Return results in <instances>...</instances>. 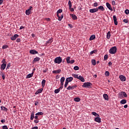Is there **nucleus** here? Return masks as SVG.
Returning <instances> with one entry per match:
<instances>
[{
	"mask_svg": "<svg viewBox=\"0 0 129 129\" xmlns=\"http://www.w3.org/2000/svg\"><path fill=\"white\" fill-rule=\"evenodd\" d=\"M116 46H114L111 48L109 51L110 54H115L116 53Z\"/></svg>",
	"mask_w": 129,
	"mask_h": 129,
	"instance_id": "f257e3e1",
	"label": "nucleus"
},
{
	"mask_svg": "<svg viewBox=\"0 0 129 129\" xmlns=\"http://www.w3.org/2000/svg\"><path fill=\"white\" fill-rule=\"evenodd\" d=\"M62 62V58L61 57H57L54 59V62L56 64H60Z\"/></svg>",
	"mask_w": 129,
	"mask_h": 129,
	"instance_id": "f03ea898",
	"label": "nucleus"
},
{
	"mask_svg": "<svg viewBox=\"0 0 129 129\" xmlns=\"http://www.w3.org/2000/svg\"><path fill=\"white\" fill-rule=\"evenodd\" d=\"M32 9H33V7L32 6H30L29 9L26 11V15H27V16L31 15V13L32 12L31 11L33 10Z\"/></svg>",
	"mask_w": 129,
	"mask_h": 129,
	"instance_id": "7ed1b4c3",
	"label": "nucleus"
},
{
	"mask_svg": "<svg viewBox=\"0 0 129 129\" xmlns=\"http://www.w3.org/2000/svg\"><path fill=\"white\" fill-rule=\"evenodd\" d=\"M91 85H92V84H91L90 82L84 83L83 87L88 88V87H89V86H91Z\"/></svg>",
	"mask_w": 129,
	"mask_h": 129,
	"instance_id": "20e7f679",
	"label": "nucleus"
},
{
	"mask_svg": "<svg viewBox=\"0 0 129 129\" xmlns=\"http://www.w3.org/2000/svg\"><path fill=\"white\" fill-rule=\"evenodd\" d=\"M77 87V85H74L73 86H69L67 89L68 90H73V89H75V88H76Z\"/></svg>",
	"mask_w": 129,
	"mask_h": 129,
	"instance_id": "39448f33",
	"label": "nucleus"
},
{
	"mask_svg": "<svg viewBox=\"0 0 129 129\" xmlns=\"http://www.w3.org/2000/svg\"><path fill=\"white\" fill-rule=\"evenodd\" d=\"M89 11H90V13H91V14H94V13H96L98 12V9L94 8L92 9H90Z\"/></svg>",
	"mask_w": 129,
	"mask_h": 129,
	"instance_id": "423d86ee",
	"label": "nucleus"
},
{
	"mask_svg": "<svg viewBox=\"0 0 129 129\" xmlns=\"http://www.w3.org/2000/svg\"><path fill=\"white\" fill-rule=\"evenodd\" d=\"M113 18L115 26H117V19L116 18V16H115V15H114L113 16Z\"/></svg>",
	"mask_w": 129,
	"mask_h": 129,
	"instance_id": "0eeeda50",
	"label": "nucleus"
},
{
	"mask_svg": "<svg viewBox=\"0 0 129 129\" xmlns=\"http://www.w3.org/2000/svg\"><path fill=\"white\" fill-rule=\"evenodd\" d=\"M95 121H96V122H98L99 123L101 122V118L99 117H97L95 118Z\"/></svg>",
	"mask_w": 129,
	"mask_h": 129,
	"instance_id": "6e6552de",
	"label": "nucleus"
},
{
	"mask_svg": "<svg viewBox=\"0 0 129 129\" xmlns=\"http://www.w3.org/2000/svg\"><path fill=\"white\" fill-rule=\"evenodd\" d=\"M17 38H19V35L15 34L13 36L11 37V40L15 41Z\"/></svg>",
	"mask_w": 129,
	"mask_h": 129,
	"instance_id": "1a4fd4ad",
	"label": "nucleus"
},
{
	"mask_svg": "<svg viewBox=\"0 0 129 129\" xmlns=\"http://www.w3.org/2000/svg\"><path fill=\"white\" fill-rule=\"evenodd\" d=\"M30 53L32 54L33 55H35V54H38V51L34 49H31L30 50Z\"/></svg>",
	"mask_w": 129,
	"mask_h": 129,
	"instance_id": "9d476101",
	"label": "nucleus"
},
{
	"mask_svg": "<svg viewBox=\"0 0 129 129\" xmlns=\"http://www.w3.org/2000/svg\"><path fill=\"white\" fill-rule=\"evenodd\" d=\"M106 5L107 8H108V9H109L110 11H112V8L111 7V5H110V4L108 3H106Z\"/></svg>",
	"mask_w": 129,
	"mask_h": 129,
	"instance_id": "9b49d317",
	"label": "nucleus"
},
{
	"mask_svg": "<svg viewBox=\"0 0 129 129\" xmlns=\"http://www.w3.org/2000/svg\"><path fill=\"white\" fill-rule=\"evenodd\" d=\"M119 78L121 80V81H125V80H126V78H125V77L122 76V75H121V76H119Z\"/></svg>",
	"mask_w": 129,
	"mask_h": 129,
	"instance_id": "f8f14e48",
	"label": "nucleus"
},
{
	"mask_svg": "<svg viewBox=\"0 0 129 129\" xmlns=\"http://www.w3.org/2000/svg\"><path fill=\"white\" fill-rule=\"evenodd\" d=\"M43 91V88L39 89L37 90V91L35 92V94L37 95V94H39V93H42Z\"/></svg>",
	"mask_w": 129,
	"mask_h": 129,
	"instance_id": "ddd939ff",
	"label": "nucleus"
},
{
	"mask_svg": "<svg viewBox=\"0 0 129 129\" xmlns=\"http://www.w3.org/2000/svg\"><path fill=\"white\" fill-rule=\"evenodd\" d=\"M6 67H7V64L3 63L1 67V70H5V69H6Z\"/></svg>",
	"mask_w": 129,
	"mask_h": 129,
	"instance_id": "4468645a",
	"label": "nucleus"
},
{
	"mask_svg": "<svg viewBox=\"0 0 129 129\" xmlns=\"http://www.w3.org/2000/svg\"><path fill=\"white\" fill-rule=\"evenodd\" d=\"M66 80H67L68 82H71L73 80V78L71 77L67 78Z\"/></svg>",
	"mask_w": 129,
	"mask_h": 129,
	"instance_id": "2eb2a0df",
	"label": "nucleus"
},
{
	"mask_svg": "<svg viewBox=\"0 0 129 129\" xmlns=\"http://www.w3.org/2000/svg\"><path fill=\"white\" fill-rule=\"evenodd\" d=\"M78 79H79V80H81L82 82H84L85 81V80H84V78H83V77L81 76H79V78H78Z\"/></svg>",
	"mask_w": 129,
	"mask_h": 129,
	"instance_id": "dca6fc26",
	"label": "nucleus"
},
{
	"mask_svg": "<svg viewBox=\"0 0 129 129\" xmlns=\"http://www.w3.org/2000/svg\"><path fill=\"white\" fill-rule=\"evenodd\" d=\"M105 100H108V95L106 94H104L103 95Z\"/></svg>",
	"mask_w": 129,
	"mask_h": 129,
	"instance_id": "f3484780",
	"label": "nucleus"
},
{
	"mask_svg": "<svg viewBox=\"0 0 129 129\" xmlns=\"http://www.w3.org/2000/svg\"><path fill=\"white\" fill-rule=\"evenodd\" d=\"M61 72V70H57L56 71H53L52 72V73H53L54 74H57L58 73H60Z\"/></svg>",
	"mask_w": 129,
	"mask_h": 129,
	"instance_id": "a211bd4d",
	"label": "nucleus"
},
{
	"mask_svg": "<svg viewBox=\"0 0 129 129\" xmlns=\"http://www.w3.org/2000/svg\"><path fill=\"white\" fill-rule=\"evenodd\" d=\"M70 16H71L73 20H77V16L75 14H71Z\"/></svg>",
	"mask_w": 129,
	"mask_h": 129,
	"instance_id": "6ab92c4d",
	"label": "nucleus"
},
{
	"mask_svg": "<svg viewBox=\"0 0 129 129\" xmlns=\"http://www.w3.org/2000/svg\"><path fill=\"white\" fill-rule=\"evenodd\" d=\"M33 75H34V73H32L31 74H29L27 76L26 78H31V77H33Z\"/></svg>",
	"mask_w": 129,
	"mask_h": 129,
	"instance_id": "aec40b11",
	"label": "nucleus"
},
{
	"mask_svg": "<svg viewBox=\"0 0 129 129\" xmlns=\"http://www.w3.org/2000/svg\"><path fill=\"white\" fill-rule=\"evenodd\" d=\"M120 103H121V104H125V103H126V100L122 99L120 101Z\"/></svg>",
	"mask_w": 129,
	"mask_h": 129,
	"instance_id": "412c9836",
	"label": "nucleus"
},
{
	"mask_svg": "<svg viewBox=\"0 0 129 129\" xmlns=\"http://www.w3.org/2000/svg\"><path fill=\"white\" fill-rule=\"evenodd\" d=\"M97 9H98V10H100L102 12H103V11H104V8L102 6H99Z\"/></svg>",
	"mask_w": 129,
	"mask_h": 129,
	"instance_id": "4be33fe9",
	"label": "nucleus"
},
{
	"mask_svg": "<svg viewBox=\"0 0 129 129\" xmlns=\"http://www.w3.org/2000/svg\"><path fill=\"white\" fill-rule=\"evenodd\" d=\"M45 84H46V80H43L41 82V85H42V87H44Z\"/></svg>",
	"mask_w": 129,
	"mask_h": 129,
	"instance_id": "5701e85b",
	"label": "nucleus"
},
{
	"mask_svg": "<svg viewBox=\"0 0 129 129\" xmlns=\"http://www.w3.org/2000/svg\"><path fill=\"white\" fill-rule=\"evenodd\" d=\"M95 39V35H92L89 38L90 41H92V40H94Z\"/></svg>",
	"mask_w": 129,
	"mask_h": 129,
	"instance_id": "b1692460",
	"label": "nucleus"
},
{
	"mask_svg": "<svg viewBox=\"0 0 129 129\" xmlns=\"http://www.w3.org/2000/svg\"><path fill=\"white\" fill-rule=\"evenodd\" d=\"M92 114L93 115H94L95 116L99 117V114H98V113H97L95 112H92Z\"/></svg>",
	"mask_w": 129,
	"mask_h": 129,
	"instance_id": "393cba45",
	"label": "nucleus"
},
{
	"mask_svg": "<svg viewBox=\"0 0 129 129\" xmlns=\"http://www.w3.org/2000/svg\"><path fill=\"white\" fill-rule=\"evenodd\" d=\"M33 61H34V62H38V61H40V57H36L34 58Z\"/></svg>",
	"mask_w": 129,
	"mask_h": 129,
	"instance_id": "a878e982",
	"label": "nucleus"
},
{
	"mask_svg": "<svg viewBox=\"0 0 129 129\" xmlns=\"http://www.w3.org/2000/svg\"><path fill=\"white\" fill-rule=\"evenodd\" d=\"M121 95H123L124 97H127V95H126V93L125 92H121Z\"/></svg>",
	"mask_w": 129,
	"mask_h": 129,
	"instance_id": "bb28decb",
	"label": "nucleus"
},
{
	"mask_svg": "<svg viewBox=\"0 0 129 129\" xmlns=\"http://www.w3.org/2000/svg\"><path fill=\"white\" fill-rule=\"evenodd\" d=\"M107 39H110V31H108L107 33Z\"/></svg>",
	"mask_w": 129,
	"mask_h": 129,
	"instance_id": "cd10ccee",
	"label": "nucleus"
},
{
	"mask_svg": "<svg viewBox=\"0 0 129 129\" xmlns=\"http://www.w3.org/2000/svg\"><path fill=\"white\" fill-rule=\"evenodd\" d=\"M2 110H5V111H8V108L4 106H1Z\"/></svg>",
	"mask_w": 129,
	"mask_h": 129,
	"instance_id": "c85d7f7f",
	"label": "nucleus"
},
{
	"mask_svg": "<svg viewBox=\"0 0 129 129\" xmlns=\"http://www.w3.org/2000/svg\"><path fill=\"white\" fill-rule=\"evenodd\" d=\"M34 117H35V114L34 113H32L31 115L30 119L33 120L34 119Z\"/></svg>",
	"mask_w": 129,
	"mask_h": 129,
	"instance_id": "c756f323",
	"label": "nucleus"
},
{
	"mask_svg": "<svg viewBox=\"0 0 129 129\" xmlns=\"http://www.w3.org/2000/svg\"><path fill=\"white\" fill-rule=\"evenodd\" d=\"M74 100L75 101H76V102H79V101H80L81 99L80 98H78V97H76L74 98Z\"/></svg>",
	"mask_w": 129,
	"mask_h": 129,
	"instance_id": "7c9ffc66",
	"label": "nucleus"
},
{
	"mask_svg": "<svg viewBox=\"0 0 129 129\" xmlns=\"http://www.w3.org/2000/svg\"><path fill=\"white\" fill-rule=\"evenodd\" d=\"M69 9H71L72 7V3H71V1H69Z\"/></svg>",
	"mask_w": 129,
	"mask_h": 129,
	"instance_id": "2f4dec72",
	"label": "nucleus"
},
{
	"mask_svg": "<svg viewBox=\"0 0 129 129\" xmlns=\"http://www.w3.org/2000/svg\"><path fill=\"white\" fill-rule=\"evenodd\" d=\"M92 64L94 66L96 65V61H95V59H92Z\"/></svg>",
	"mask_w": 129,
	"mask_h": 129,
	"instance_id": "473e14b6",
	"label": "nucleus"
},
{
	"mask_svg": "<svg viewBox=\"0 0 129 129\" xmlns=\"http://www.w3.org/2000/svg\"><path fill=\"white\" fill-rule=\"evenodd\" d=\"M44 114V113H43L42 112H39L37 113L35 115H43Z\"/></svg>",
	"mask_w": 129,
	"mask_h": 129,
	"instance_id": "72a5a7b5",
	"label": "nucleus"
},
{
	"mask_svg": "<svg viewBox=\"0 0 129 129\" xmlns=\"http://www.w3.org/2000/svg\"><path fill=\"white\" fill-rule=\"evenodd\" d=\"M66 60H67V63L69 64L70 63V56L67 57Z\"/></svg>",
	"mask_w": 129,
	"mask_h": 129,
	"instance_id": "f704fd0d",
	"label": "nucleus"
},
{
	"mask_svg": "<svg viewBox=\"0 0 129 129\" xmlns=\"http://www.w3.org/2000/svg\"><path fill=\"white\" fill-rule=\"evenodd\" d=\"M97 52V51L96 50H94L90 52V55H92V54L96 53Z\"/></svg>",
	"mask_w": 129,
	"mask_h": 129,
	"instance_id": "c9c22d12",
	"label": "nucleus"
},
{
	"mask_svg": "<svg viewBox=\"0 0 129 129\" xmlns=\"http://www.w3.org/2000/svg\"><path fill=\"white\" fill-rule=\"evenodd\" d=\"M64 81H65V77H62L60 79V83H64Z\"/></svg>",
	"mask_w": 129,
	"mask_h": 129,
	"instance_id": "e433bc0d",
	"label": "nucleus"
},
{
	"mask_svg": "<svg viewBox=\"0 0 129 129\" xmlns=\"http://www.w3.org/2000/svg\"><path fill=\"white\" fill-rule=\"evenodd\" d=\"M53 42V40H52V39H49L48 41L46 42V44H51Z\"/></svg>",
	"mask_w": 129,
	"mask_h": 129,
	"instance_id": "4c0bfd02",
	"label": "nucleus"
},
{
	"mask_svg": "<svg viewBox=\"0 0 129 129\" xmlns=\"http://www.w3.org/2000/svg\"><path fill=\"white\" fill-rule=\"evenodd\" d=\"M68 83H69V82H68V81L66 80V82L64 84L65 88H66V87H67V86H68Z\"/></svg>",
	"mask_w": 129,
	"mask_h": 129,
	"instance_id": "58836bf2",
	"label": "nucleus"
},
{
	"mask_svg": "<svg viewBox=\"0 0 129 129\" xmlns=\"http://www.w3.org/2000/svg\"><path fill=\"white\" fill-rule=\"evenodd\" d=\"M59 92H60V89L58 88L57 89H55L54 90V93H59Z\"/></svg>",
	"mask_w": 129,
	"mask_h": 129,
	"instance_id": "ea45409f",
	"label": "nucleus"
},
{
	"mask_svg": "<svg viewBox=\"0 0 129 129\" xmlns=\"http://www.w3.org/2000/svg\"><path fill=\"white\" fill-rule=\"evenodd\" d=\"M8 48H9V46L7 45H4L2 47V49H8Z\"/></svg>",
	"mask_w": 129,
	"mask_h": 129,
	"instance_id": "a19ab883",
	"label": "nucleus"
},
{
	"mask_svg": "<svg viewBox=\"0 0 129 129\" xmlns=\"http://www.w3.org/2000/svg\"><path fill=\"white\" fill-rule=\"evenodd\" d=\"M10 67H11V63L9 62L7 64L6 69H10Z\"/></svg>",
	"mask_w": 129,
	"mask_h": 129,
	"instance_id": "79ce46f5",
	"label": "nucleus"
},
{
	"mask_svg": "<svg viewBox=\"0 0 129 129\" xmlns=\"http://www.w3.org/2000/svg\"><path fill=\"white\" fill-rule=\"evenodd\" d=\"M107 58H108V55L106 54V55H104V60L105 61L107 60Z\"/></svg>",
	"mask_w": 129,
	"mask_h": 129,
	"instance_id": "37998d69",
	"label": "nucleus"
},
{
	"mask_svg": "<svg viewBox=\"0 0 129 129\" xmlns=\"http://www.w3.org/2000/svg\"><path fill=\"white\" fill-rule=\"evenodd\" d=\"M2 63H3V64H7V61H6V59L4 58L2 61Z\"/></svg>",
	"mask_w": 129,
	"mask_h": 129,
	"instance_id": "c03bdc74",
	"label": "nucleus"
},
{
	"mask_svg": "<svg viewBox=\"0 0 129 129\" xmlns=\"http://www.w3.org/2000/svg\"><path fill=\"white\" fill-rule=\"evenodd\" d=\"M62 12H63V10H62V9H59L57 11L56 14H61Z\"/></svg>",
	"mask_w": 129,
	"mask_h": 129,
	"instance_id": "a18cd8bd",
	"label": "nucleus"
},
{
	"mask_svg": "<svg viewBox=\"0 0 129 129\" xmlns=\"http://www.w3.org/2000/svg\"><path fill=\"white\" fill-rule=\"evenodd\" d=\"M105 76H109V72L106 71L105 73Z\"/></svg>",
	"mask_w": 129,
	"mask_h": 129,
	"instance_id": "49530a36",
	"label": "nucleus"
},
{
	"mask_svg": "<svg viewBox=\"0 0 129 129\" xmlns=\"http://www.w3.org/2000/svg\"><path fill=\"white\" fill-rule=\"evenodd\" d=\"M124 13L126 15H128L129 14V10L128 9H126L125 10Z\"/></svg>",
	"mask_w": 129,
	"mask_h": 129,
	"instance_id": "de8ad7c7",
	"label": "nucleus"
},
{
	"mask_svg": "<svg viewBox=\"0 0 129 129\" xmlns=\"http://www.w3.org/2000/svg\"><path fill=\"white\" fill-rule=\"evenodd\" d=\"M74 70H79V67L75 66L74 68Z\"/></svg>",
	"mask_w": 129,
	"mask_h": 129,
	"instance_id": "09e8293b",
	"label": "nucleus"
},
{
	"mask_svg": "<svg viewBox=\"0 0 129 129\" xmlns=\"http://www.w3.org/2000/svg\"><path fill=\"white\" fill-rule=\"evenodd\" d=\"M73 76L75 78H77L78 79V78L79 77H78V75H76V74L73 75Z\"/></svg>",
	"mask_w": 129,
	"mask_h": 129,
	"instance_id": "8fccbe9b",
	"label": "nucleus"
},
{
	"mask_svg": "<svg viewBox=\"0 0 129 129\" xmlns=\"http://www.w3.org/2000/svg\"><path fill=\"white\" fill-rule=\"evenodd\" d=\"M63 17H64V15L62 14L61 15V17H60L59 18V21H62V19H63Z\"/></svg>",
	"mask_w": 129,
	"mask_h": 129,
	"instance_id": "3c124183",
	"label": "nucleus"
},
{
	"mask_svg": "<svg viewBox=\"0 0 129 129\" xmlns=\"http://www.w3.org/2000/svg\"><path fill=\"white\" fill-rule=\"evenodd\" d=\"M6 78V75H5V74L3 73L2 74V79L3 80H5V79Z\"/></svg>",
	"mask_w": 129,
	"mask_h": 129,
	"instance_id": "603ef678",
	"label": "nucleus"
},
{
	"mask_svg": "<svg viewBox=\"0 0 129 129\" xmlns=\"http://www.w3.org/2000/svg\"><path fill=\"white\" fill-rule=\"evenodd\" d=\"M93 6L95 7H98V3H94Z\"/></svg>",
	"mask_w": 129,
	"mask_h": 129,
	"instance_id": "864d4df0",
	"label": "nucleus"
},
{
	"mask_svg": "<svg viewBox=\"0 0 129 129\" xmlns=\"http://www.w3.org/2000/svg\"><path fill=\"white\" fill-rule=\"evenodd\" d=\"M75 60H74V59H73V60H71L70 61V64H73V63H75Z\"/></svg>",
	"mask_w": 129,
	"mask_h": 129,
	"instance_id": "5fc2aeb1",
	"label": "nucleus"
},
{
	"mask_svg": "<svg viewBox=\"0 0 129 129\" xmlns=\"http://www.w3.org/2000/svg\"><path fill=\"white\" fill-rule=\"evenodd\" d=\"M123 22H124V23H125V24H127V23H128V20H127V19H124L123 20Z\"/></svg>",
	"mask_w": 129,
	"mask_h": 129,
	"instance_id": "6e6d98bb",
	"label": "nucleus"
},
{
	"mask_svg": "<svg viewBox=\"0 0 129 129\" xmlns=\"http://www.w3.org/2000/svg\"><path fill=\"white\" fill-rule=\"evenodd\" d=\"M2 128H3V129H8V126H7V125H4V126H3Z\"/></svg>",
	"mask_w": 129,
	"mask_h": 129,
	"instance_id": "4d7b16f0",
	"label": "nucleus"
},
{
	"mask_svg": "<svg viewBox=\"0 0 129 129\" xmlns=\"http://www.w3.org/2000/svg\"><path fill=\"white\" fill-rule=\"evenodd\" d=\"M68 26H69V27H70V28H73V26H72V25H71V24H68Z\"/></svg>",
	"mask_w": 129,
	"mask_h": 129,
	"instance_id": "13d9d810",
	"label": "nucleus"
},
{
	"mask_svg": "<svg viewBox=\"0 0 129 129\" xmlns=\"http://www.w3.org/2000/svg\"><path fill=\"white\" fill-rule=\"evenodd\" d=\"M16 42H18V43L21 42V39L20 38H17L16 40Z\"/></svg>",
	"mask_w": 129,
	"mask_h": 129,
	"instance_id": "bf43d9fd",
	"label": "nucleus"
},
{
	"mask_svg": "<svg viewBox=\"0 0 129 129\" xmlns=\"http://www.w3.org/2000/svg\"><path fill=\"white\" fill-rule=\"evenodd\" d=\"M1 121L2 123H4V122H6V119H2Z\"/></svg>",
	"mask_w": 129,
	"mask_h": 129,
	"instance_id": "052dcab7",
	"label": "nucleus"
},
{
	"mask_svg": "<svg viewBox=\"0 0 129 129\" xmlns=\"http://www.w3.org/2000/svg\"><path fill=\"white\" fill-rule=\"evenodd\" d=\"M112 4L113 6H115V1H113L112 2Z\"/></svg>",
	"mask_w": 129,
	"mask_h": 129,
	"instance_id": "680f3d73",
	"label": "nucleus"
},
{
	"mask_svg": "<svg viewBox=\"0 0 129 129\" xmlns=\"http://www.w3.org/2000/svg\"><path fill=\"white\" fill-rule=\"evenodd\" d=\"M70 11H71V12H74V9H73V8H70Z\"/></svg>",
	"mask_w": 129,
	"mask_h": 129,
	"instance_id": "e2e57ef3",
	"label": "nucleus"
},
{
	"mask_svg": "<svg viewBox=\"0 0 129 129\" xmlns=\"http://www.w3.org/2000/svg\"><path fill=\"white\" fill-rule=\"evenodd\" d=\"M108 65H109V66H111V65H112V63L111 62L109 61L108 63Z\"/></svg>",
	"mask_w": 129,
	"mask_h": 129,
	"instance_id": "0e129e2a",
	"label": "nucleus"
},
{
	"mask_svg": "<svg viewBox=\"0 0 129 129\" xmlns=\"http://www.w3.org/2000/svg\"><path fill=\"white\" fill-rule=\"evenodd\" d=\"M34 122L35 123H38V122H39V120H34Z\"/></svg>",
	"mask_w": 129,
	"mask_h": 129,
	"instance_id": "69168bd1",
	"label": "nucleus"
},
{
	"mask_svg": "<svg viewBox=\"0 0 129 129\" xmlns=\"http://www.w3.org/2000/svg\"><path fill=\"white\" fill-rule=\"evenodd\" d=\"M3 3H4V0H0V6L3 4Z\"/></svg>",
	"mask_w": 129,
	"mask_h": 129,
	"instance_id": "338daca9",
	"label": "nucleus"
},
{
	"mask_svg": "<svg viewBox=\"0 0 129 129\" xmlns=\"http://www.w3.org/2000/svg\"><path fill=\"white\" fill-rule=\"evenodd\" d=\"M31 129H38V126H34L32 127Z\"/></svg>",
	"mask_w": 129,
	"mask_h": 129,
	"instance_id": "774afa93",
	"label": "nucleus"
}]
</instances>
